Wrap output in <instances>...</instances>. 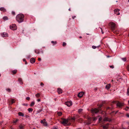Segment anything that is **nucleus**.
Masks as SVG:
<instances>
[{
  "label": "nucleus",
  "instance_id": "obj_1",
  "mask_svg": "<svg viewBox=\"0 0 129 129\" xmlns=\"http://www.w3.org/2000/svg\"><path fill=\"white\" fill-rule=\"evenodd\" d=\"M24 15L22 14H20L17 15L16 17V20L19 23L22 22L24 20Z\"/></svg>",
  "mask_w": 129,
  "mask_h": 129
},
{
  "label": "nucleus",
  "instance_id": "obj_2",
  "mask_svg": "<svg viewBox=\"0 0 129 129\" xmlns=\"http://www.w3.org/2000/svg\"><path fill=\"white\" fill-rule=\"evenodd\" d=\"M10 28L13 30H15L17 29V26L15 24H13L10 26Z\"/></svg>",
  "mask_w": 129,
  "mask_h": 129
},
{
  "label": "nucleus",
  "instance_id": "obj_3",
  "mask_svg": "<svg viewBox=\"0 0 129 129\" xmlns=\"http://www.w3.org/2000/svg\"><path fill=\"white\" fill-rule=\"evenodd\" d=\"M68 120L66 119H64L61 122L62 123L65 125H67Z\"/></svg>",
  "mask_w": 129,
  "mask_h": 129
},
{
  "label": "nucleus",
  "instance_id": "obj_4",
  "mask_svg": "<svg viewBox=\"0 0 129 129\" xmlns=\"http://www.w3.org/2000/svg\"><path fill=\"white\" fill-rule=\"evenodd\" d=\"M91 111L92 113H97L99 112V110L96 108L92 109L91 110Z\"/></svg>",
  "mask_w": 129,
  "mask_h": 129
},
{
  "label": "nucleus",
  "instance_id": "obj_5",
  "mask_svg": "<svg viewBox=\"0 0 129 129\" xmlns=\"http://www.w3.org/2000/svg\"><path fill=\"white\" fill-rule=\"evenodd\" d=\"M65 103L66 105L69 107L70 106L72 105V103L71 101L66 102Z\"/></svg>",
  "mask_w": 129,
  "mask_h": 129
},
{
  "label": "nucleus",
  "instance_id": "obj_6",
  "mask_svg": "<svg viewBox=\"0 0 129 129\" xmlns=\"http://www.w3.org/2000/svg\"><path fill=\"white\" fill-rule=\"evenodd\" d=\"M120 10L118 9H116L114 10V12L115 14L117 15H119L120 14V13L119 12Z\"/></svg>",
  "mask_w": 129,
  "mask_h": 129
},
{
  "label": "nucleus",
  "instance_id": "obj_7",
  "mask_svg": "<svg viewBox=\"0 0 129 129\" xmlns=\"http://www.w3.org/2000/svg\"><path fill=\"white\" fill-rule=\"evenodd\" d=\"M116 105L117 106L120 108L123 106V104L122 103L118 102H117Z\"/></svg>",
  "mask_w": 129,
  "mask_h": 129
},
{
  "label": "nucleus",
  "instance_id": "obj_8",
  "mask_svg": "<svg viewBox=\"0 0 129 129\" xmlns=\"http://www.w3.org/2000/svg\"><path fill=\"white\" fill-rule=\"evenodd\" d=\"M110 24L111 25L113 28H114L115 27V24L113 22H110Z\"/></svg>",
  "mask_w": 129,
  "mask_h": 129
},
{
  "label": "nucleus",
  "instance_id": "obj_9",
  "mask_svg": "<svg viewBox=\"0 0 129 129\" xmlns=\"http://www.w3.org/2000/svg\"><path fill=\"white\" fill-rule=\"evenodd\" d=\"M1 35L3 37H8V34L6 33H2Z\"/></svg>",
  "mask_w": 129,
  "mask_h": 129
},
{
  "label": "nucleus",
  "instance_id": "obj_10",
  "mask_svg": "<svg viewBox=\"0 0 129 129\" xmlns=\"http://www.w3.org/2000/svg\"><path fill=\"white\" fill-rule=\"evenodd\" d=\"M84 93L83 92H80L78 93V96L79 97L81 98L83 95Z\"/></svg>",
  "mask_w": 129,
  "mask_h": 129
},
{
  "label": "nucleus",
  "instance_id": "obj_11",
  "mask_svg": "<svg viewBox=\"0 0 129 129\" xmlns=\"http://www.w3.org/2000/svg\"><path fill=\"white\" fill-rule=\"evenodd\" d=\"M57 92L59 94L61 93L62 92V90L60 88L57 89Z\"/></svg>",
  "mask_w": 129,
  "mask_h": 129
},
{
  "label": "nucleus",
  "instance_id": "obj_12",
  "mask_svg": "<svg viewBox=\"0 0 129 129\" xmlns=\"http://www.w3.org/2000/svg\"><path fill=\"white\" fill-rule=\"evenodd\" d=\"M30 61L31 63H33L35 61V59L34 58H32L30 59Z\"/></svg>",
  "mask_w": 129,
  "mask_h": 129
},
{
  "label": "nucleus",
  "instance_id": "obj_13",
  "mask_svg": "<svg viewBox=\"0 0 129 129\" xmlns=\"http://www.w3.org/2000/svg\"><path fill=\"white\" fill-rule=\"evenodd\" d=\"M0 10L2 11L3 12H6V9L4 7H2L0 8Z\"/></svg>",
  "mask_w": 129,
  "mask_h": 129
},
{
  "label": "nucleus",
  "instance_id": "obj_14",
  "mask_svg": "<svg viewBox=\"0 0 129 129\" xmlns=\"http://www.w3.org/2000/svg\"><path fill=\"white\" fill-rule=\"evenodd\" d=\"M110 87V84H107L106 86V88L107 89H109Z\"/></svg>",
  "mask_w": 129,
  "mask_h": 129
},
{
  "label": "nucleus",
  "instance_id": "obj_15",
  "mask_svg": "<svg viewBox=\"0 0 129 129\" xmlns=\"http://www.w3.org/2000/svg\"><path fill=\"white\" fill-rule=\"evenodd\" d=\"M17 72V70H13L12 71V73L13 74H15Z\"/></svg>",
  "mask_w": 129,
  "mask_h": 129
},
{
  "label": "nucleus",
  "instance_id": "obj_16",
  "mask_svg": "<svg viewBox=\"0 0 129 129\" xmlns=\"http://www.w3.org/2000/svg\"><path fill=\"white\" fill-rule=\"evenodd\" d=\"M18 115L20 116H24V114L20 112L18 113Z\"/></svg>",
  "mask_w": 129,
  "mask_h": 129
},
{
  "label": "nucleus",
  "instance_id": "obj_17",
  "mask_svg": "<svg viewBox=\"0 0 129 129\" xmlns=\"http://www.w3.org/2000/svg\"><path fill=\"white\" fill-rule=\"evenodd\" d=\"M108 124H107L105 125H104L103 127L104 129H107L108 127Z\"/></svg>",
  "mask_w": 129,
  "mask_h": 129
},
{
  "label": "nucleus",
  "instance_id": "obj_18",
  "mask_svg": "<svg viewBox=\"0 0 129 129\" xmlns=\"http://www.w3.org/2000/svg\"><path fill=\"white\" fill-rule=\"evenodd\" d=\"M40 93H38L35 95V96L37 98H39L40 97Z\"/></svg>",
  "mask_w": 129,
  "mask_h": 129
},
{
  "label": "nucleus",
  "instance_id": "obj_19",
  "mask_svg": "<svg viewBox=\"0 0 129 129\" xmlns=\"http://www.w3.org/2000/svg\"><path fill=\"white\" fill-rule=\"evenodd\" d=\"M18 81L20 82V83L21 84H23V83L22 82V79L20 78H19L18 79Z\"/></svg>",
  "mask_w": 129,
  "mask_h": 129
},
{
  "label": "nucleus",
  "instance_id": "obj_20",
  "mask_svg": "<svg viewBox=\"0 0 129 129\" xmlns=\"http://www.w3.org/2000/svg\"><path fill=\"white\" fill-rule=\"evenodd\" d=\"M35 52L37 54H39L40 53L39 51L38 50H35Z\"/></svg>",
  "mask_w": 129,
  "mask_h": 129
},
{
  "label": "nucleus",
  "instance_id": "obj_21",
  "mask_svg": "<svg viewBox=\"0 0 129 129\" xmlns=\"http://www.w3.org/2000/svg\"><path fill=\"white\" fill-rule=\"evenodd\" d=\"M34 104H35L34 102H31V104L30 105V106H32L34 105Z\"/></svg>",
  "mask_w": 129,
  "mask_h": 129
},
{
  "label": "nucleus",
  "instance_id": "obj_22",
  "mask_svg": "<svg viewBox=\"0 0 129 129\" xmlns=\"http://www.w3.org/2000/svg\"><path fill=\"white\" fill-rule=\"evenodd\" d=\"M33 110L31 108H29L28 109V111L29 112H31L33 111Z\"/></svg>",
  "mask_w": 129,
  "mask_h": 129
},
{
  "label": "nucleus",
  "instance_id": "obj_23",
  "mask_svg": "<svg viewBox=\"0 0 129 129\" xmlns=\"http://www.w3.org/2000/svg\"><path fill=\"white\" fill-rule=\"evenodd\" d=\"M104 121H109L108 118L107 117H105V118L104 119Z\"/></svg>",
  "mask_w": 129,
  "mask_h": 129
},
{
  "label": "nucleus",
  "instance_id": "obj_24",
  "mask_svg": "<svg viewBox=\"0 0 129 129\" xmlns=\"http://www.w3.org/2000/svg\"><path fill=\"white\" fill-rule=\"evenodd\" d=\"M51 43L53 44L54 45H55L57 43V42L56 41H52L51 42Z\"/></svg>",
  "mask_w": 129,
  "mask_h": 129
},
{
  "label": "nucleus",
  "instance_id": "obj_25",
  "mask_svg": "<svg viewBox=\"0 0 129 129\" xmlns=\"http://www.w3.org/2000/svg\"><path fill=\"white\" fill-rule=\"evenodd\" d=\"M20 129H23L24 127L22 125H21L19 126Z\"/></svg>",
  "mask_w": 129,
  "mask_h": 129
},
{
  "label": "nucleus",
  "instance_id": "obj_26",
  "mask_svg": "<svg viewBox=\"0 0 129 129\" xmlns=\"http://www.w3.org/2000/svg\"><path fill=\"white\" fill-rule=\"evenodd\" d=\"M3 19L4 20H8V17L7 16H5V17H3Z\"/></svg>",
  "mask_w": 129,
  "mask_h": 129
},
{
  "label": "nucleus",
  "instance_id": "obj_27",
  "mask_svg": "<svg viewBox=\"0 0 129 129\" xmlns=\"http://www.w3.org/2000/svg\"><path fill=\"white\" fill-rule=\"evenodd\" d=\"M43 125L45 126H47V124L46 122H43Z\"/></svg>",
  "mask_w": 129,
  "mask_h": 129
},
{
  "label": "nucleus",
  "instance_id": "obj_28",
  "mask_svg": "<svg viewBox=\"0 0 129 129\" xmlns=\"http://www.w3.org/2000/svg\"><path fill=\"white\" fill-rule=\"evenodd\" d=\"M57 114L58 116H60L62 114V113L61 112H58Z\"/></svg>",
  "mask_w": 129,
  "mask_h": 129
},
{
  "label": "nucleus",
  "instance_id": "obj_29",
  "mask_svg": "<svg viewBox=\"0 0 129 129\" xmlns=\"http://www.w3.org/2000/svg\"><path fill=\"white\" fill-rule=\"evenodd\" d=\"M6 90L7 91L9 92H11V89L10 88L6 89Z\"/></svg>",
  "mask_w": 129,
  "mask_h": 129
},
{
  "label": "nucleus",
  "instance_id": "obj_30",
  "mask_svg": "<svg viewBox=\"0 0 129 129\" xmlns=\"http://www.w3.org/2000/svg\"><path fill=\"white\" fill-rule=\"evenodd\" d=\"M82 111V109H79L78 110V112L79 113H80Z\"/></svg>",
  "mask_w": 129,
  "mask_h": 129
},
{
  "label": "nucleus",
  "instance_id": "obj_31",
  "mask_svg": "<svg viewBox=\"0 0 129 129\" xmlns=\"http://www.w3.org/2000/svg\"><path fill=\"white\" fill-rule=\"evenodd\" d=\"M122 59L124 61H126V59L125 58H122Z\"/></svg>",
  "mask_w": 129,
  "mask_h": 129
},
{
  "label": "nucleus",
  "instance_id": "obj_32",
  "mask_svg": "<svg viewBox=\"0 0 129 129\" xmlns=\"http://www.w3.org/2000/svg\"><path fill=\"white\" fill-rule=\"evenodd\" d=\"M15 101V100L14 99H12L11 100V102L12 103H14Z\"/></svg>",
  "mask_w": 129,
  "mask_h": 129
},
{
  "label": "nucleus",
  "instance_id": "obj_33",
  "mask_svg": "<svg viewBox=\"0 0 129 129\" xmlns=\"http://www.w3.org/2000/svg\"><path fill=\"white\" fill-rule=\"evenodd\" d=\"M127 94L128 95H129V89L128 88L127 89Z\"/></svg>",
  "mask_w": 129,
  "mask_h": 129
},
{
  "label": "nucleus",
  "instance_id": "obj_34",
  "mask_svg": "<svg viewBox=\"0 0 129 129\" xmlns=\"http://www.w3.org/2000/svg\"><path fill=\"white\" fill-rule=\"evenodd\" d=\"M92 48L93 49H95L96 48V47L94 46H92Z\"/></svg>",
  "mask_w": 129,
  "mask_h": 129
},
{
  "label": "nucleus",
  "instance_id": "obj_35",
  "mask_svg": "<svg viewBox=\"0 0 129 129\" xmlns=\"http://www.w3.org/2000/svg\"><path fill=\"white\" fill-rule=\"evenodd\" d=\"M66 45V43H65L64 42H63V45H62L63 46H65Z\"/></svg>",
  "mask_w": 129,
  "mask_h": 129
},
{
  "label": "nucleus",
  "instance_id": "obj_36",
  "mask_svg": "<svg viewBox=\"0 0 129 129\" xmlns=\"http://www.w3.org/2000/svg\"><path fill=\"white\" fill-rule=\"evenodd\" d=\"M12 14L13 15H15V12L13 11L12 12Z\"/></svg>",
  "mask_w": 129,
  "mask_h": 129
},
{
  "label": "nucleus",
  "instance_id": "obj_37",
  "mask_svg": "<svg viewBox=\"0 0 129 129\" xmlns=\"http://www.w3.org/2000/svg\"><path fill=\"white\" fill-rule=\"evenodd\" d=\"M110 68H112V69L113 68H114V67L113 66H110Z\"/></svg>",
  "mask_w": 129,
  "mask_h": 129
},
{
  "label": "nucleus",
  "instance_id": "obj_38",
  "mask_svg": "<svg viewBox=\"0 0 129 129\" xmlns=\"http://www.w3.org/2000/svg\"><path fill=\"white\" fill-rule=\"evenodd\" d=\"M26 99L28 100H29L30 99V98L29 97H27L26 98Z\"/></svg>",
  "mask_w": 129,
  "mask_h": 129
},
{
  "label": "nucleus",
  "instance_id": "obj_39",
  "mask_svg": "<svg viewBox=\"0 0 129 129\" xmlns=\"http://www.w3.org/2000/svg\"><path fill=\"white\" fill-rule=\"evenodd\" d=\"M18 121V120L17 119L15 121H14V123H16Z\"/></svg>",
  "mask_w": 129,
  "mask_h": 129
},
{
  "label": "nucleus",
  "instance_id": "obj_40",
  "mask_svg": "<svg viewBox=\"0 0 129 129\" xmlns=\"http://www.w3.org/2000/svg\"><path fill=\"white\" fill-rule=\"evenodd\" d=\"M40 85L41 86H43L44 85V84H43V83L41 82V83L40 84Z\"/></svg>",
  "mask_w": 129,
  "mask_h": 129
},
{
  "label": "nucleus",
  "instance_id": "obj_41",
  "mask_svg": "<svg viewBox=\"0 0 129 129\" xmlns=\"http://www.w3.org/2000/svg\"><path fill=\"white\" fill-rule=\"evenodd\" d=\"M76 17V16H72V18L73 19H74Z\"/></svg>",
  "mask_w": 129,
  "mask_h": 129
},
{
  "label": "nucleus",
  "instance_id": "obj_42",
  "mask_svg": "<svg viewBox=\"0 0 129 129\" xmlns=\"http://www.w3.org/2000/svg\"><path fill=\"white\" fill-rule=\"evenodd\" d=\"M102 119V117H100L99 118V121H101V120Z\"/></svg>",
  "mask_w": 129,
  "mask_h": 129
},
{
  "label": "nucleus",
  "instance_id": "obj_43",
  "mask_svg": "<svg viewBox=\"0 0 129 129\" xmlns=\"http://www.w3.org/2000/svg\"><path fill=\"white\" fill-rule=\"evenodd\" d=\"M93 118L94 121H95L96 120V118L95 117H93Z\"/></svg>",
  "mask_w": 129,
  "mask_h": 129
},
{
  "label": "nucleus",
  "instance_id": "obj_44",
  "mask_svg": "<svg viewBox=\"0 0 129 129\" xmlns=\"http://www.w3.org/2000/svg\"><path fill=\"white\" fill-rule=\"evenodd\" d=\"M43 122V120H41V121H40V122H41V123H43V122Z\"/></svg>",
  "mask_w": 129,
  "mask_h": 129
},
{
  "label": "nucleus",
  "instance_id": "obj_45",
  "mask_svg": "<svg viewBox=\"0 0 129 129\" xmlns=\"http://www.w3.org/2000/svg\"><path fill=\"white\" fill-rule=\"evenodd\" d=\"M127 69L129 71V66H128L127 67Z\"/></svg>",
  "mask_w": 129,
  "mask_h": 129
},
{
  "label": "nucleus",
  "instance_id": "obj_46",
  "mask_svg": "<svg viewBox=\"0 0 129 129\" xmlns=\"http://www.w3.org/2000/svg\"><path fill=\"white\" fill-rule=\"evenodd\" d=\"M38 60L39 61H41V59L40 58H38Z\"/></svg>",
  "mask_w": 129,
  "mask_h": 129
},
{
  "label": "nucleus",
  "instance_id": "obj_47",
  "mask_svg": "<svg viewBox=\"0 0 129 129\" xmlns=\"http://www.w3.org/2000/svg\"><path fill=\"white\" fill-rule=\"evenodd\" d=\"M37 101L38 102H40V99H38L37 100Z\"/></svg>",
  "mask_w": 129,
  "mask_h": 129
},
{
  "label": "nucleus",
  "instance_id": "obj_48",
  "mask_svg": "<svg viewBox=\"0 0 129 129\" xmlns=\"http://www.w3.org/2000/svg\"><path fill=\"white\" fill-rule=\"evenodd\" d=\"M127 117H129V114H127L126 115Z\"/></svg>",
  "mask_w": 129,
  "mask_h": 129
},
{
  "label": "nucleus",
  "instance_id": "obj_49",
  "mask_svg": "<svg viewBox=\"0 0 129 129\" xmlns=\"http://www.w3.org/2000/svg\"><path fill=\"white\" fill-rule=\"evenodd\" d=\"M23 61H25V62L26 61L25 59H23Z\"/></svg>",
  "mask_w": 129,
  "mask_h": 129
},
{
  "label": "nucleus",
  "instance_id": "obj_50",
  "mask_svg": "<svg viewBox=\"0 0 129 129\" xmlns=\"http://www.w3.org/2000/svg\"><path fill=\"white\" fill-rule=\"evenodd\" d=\"M72 119L73 120H75V117H73L72 118Z\"/></svg>",
  "mask_w": 129,
  "mask_h": 129
},
{
  "label": "nucleus",
  "instance_id": "obj_51",
  "mask_svg": "<svg viewBox=\"0 0 129 129\" xmlns=\"http://www.w3.org/2000/svg\"><path fill=\"white\" fill-rule=\"evenodd\" d=\"M25 64H27V63L26 61H25Z\"/></svg>",
  "mask_w": 129,
  "mask_h": 129
},
{
  "label": "nucleus",
  "instance_id": "obj_52",
  "mask_svg": "<svg viewBox=\"0 0 129 129\" xmlns=\"http://www.w3.org/2000/svg\"><path fill=\"white\" fill-rule=\"evenodd\" d=\"M113 103H114L116 102L115 101H113Z\"/></svg>",
  "mask_w": 129,
  "mask_h": 129
},
{
  "label": "nucleus",
  "instance_id": "obj_53",
  "mask_svg": "<svg viewBox=\"0 0 129 129\" xmlns=\"http://www.w3.org/2000/svg\"><path fill=\"white\" fill-rule=\"evenodd\" d=\"M69 11H71V9H70V8H69Z\"/></svg>",
  "mask_w": 129,
  "mask_h": 129
},
{
  "label": "nucleus",
  "instance_id": "obj_54",
  "mask_svg": "<svg viewBox=\"0 0 129 129\" xmlns=\"http://www.w3.org/2000/svg\"><path fill=\"white\" fill-rule=\"evenodd\" d=\"M79 38H82V37L81 36L79 37Z\"/></svg>",
  "mask_w": 129,
  "mask_h": 129
},
{
  "label": "nucleus",
  "instance_id": "obj_55",
  "mask_svg": "<svg viewBox=\"0 0 129 129\" xmlns=\"http://www.w3.org/2000/svg\"><path fill=\"white\" fill-rule=\"evenodd\" d=\"M127 108L128 109H129V107H127Z\"/></svg>",
  "mask_w": 129,
  "mask_h": 129
},
{
  "label": "nucleus",
  "instance_id": "obj_56",
  "mask_svg": "<svg viewBox=\"0 0 129 129\" xmlns=\"http://www.w3.org/2000/svg\"><path fill=\"white\" fill-rule=\"evenodd\" d=\"M107 57H109L110 56H107Z\"/></svg>",
  "mask_w": 129,
  "mask_h": 129
},
{
  "label": "nucleus",
  "instance_id": "obj_57",
  "mask_svg": "<svg viewBox=\"0 0 129 129\" xmlns=\"http://www.w3.org/2000/svg\"><path fill=\"white\" fill-rule=\"evenodd\" d=\"M45 120V119H44V120Z\"/></svg>",
  "mask_w": 129,
  "mask_h": 129
},
{
  "label": "nucleus",
  "instance_id": "obj_58",
  "mask_svg": "<svg viewBox=\"0 0 129 129\" xmlns=\"http://www.w3.org/2000/svg\"><path fill=\"white\" fill-rule=\"evenodd\" d=\"M111 81H112V82H113V80H112Z\"/></svg>",
  "mask_w": 129,
  "mask_h": 129
},
{
  "label": "nucleus",
  "instance_id": "obj_59",
  "mask_svg": "<svg viewBox=\"0 0 129 129\" xmlns=\"http://www.w3.org/2000/svg\"><path fill=\"white\" fill-rule=\"evenodd\" d=\"M128 2H129V0H128Z\"/></svg>",
  "mask_w": 129,
  "mask_h": 129
},
{
  "label": "nucleus",
  "instance_id": "obj_60",
  "mask_svg": "<svg viewBox=\"0 0 129 129\" xmlns=\"http://www.w3.org/2000/svg\"><path fill=\"white\" fill-rule=\"evenodd\" d=\"M1 76V74H0V77Z\"/></svg>",
  "mask_w": 129,
  "mask_h": 129
},
{
  "label": "nucleus",
  "instance_id": "obj_61",
  "mask_svg": "<svg viewBox=\"0 0 129 129\" xmlns=\"http://www.w3.org/2000/svg\"><path fill=\"white\" fill-rule=\"evenodd\" d=\"M128 103H129V100L128 101Z\"/></svg>",
  "mask_w": 129,
  "mask_h": 129
},
{
  "label": "nucleus",
  "instance_id": "obj_62",
  "mask_svg": "<svg viewBox=\"0 0 129 129\" xmlns=\"http://www.w3.org/2000/svg\"><path fill=\"white\" fill-rule=\"evenodd\" d=\"M33 129H35V128H33Z\"/></svg>",
  "mask_w": 129,
  "mask_h": 129
},
{
  "label": "nucleus",
  "instance_id": "obj_63",
  "mask_svg": "<svg viewBox=\"0 0 129 129\" xmlns=\"http://www.w3.org/2000/svg\"><path fill=\"white\" fill-rule=\"evenodd\" d=\"M125 110H126V111L127 110H126V109Z\"/></svg>",
  "mask_w": 129,
  "mask_h": 129
},
{
  "label": "nucleus",
  "instance_id": "obj_64",
  "mask_svg": "<svg viewBox=\"0 0 129 129\" xmlns=\"http://www.w3.org/2000/svg\"><path fill=\"white\" fill-rule=\"evenodd\" d=\"M54 129H56V128H54Z\"/></svg>",
  "mask_w": 129,
  "mask_h": 129
}]
</instances>
